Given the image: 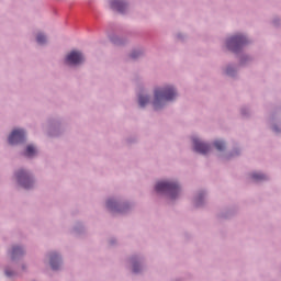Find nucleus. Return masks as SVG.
I'll return each mask as SVG.
<instances>
[{
	"label": "nucleus",
	"instance_id": "obj_13",
	"mask_svg": "<svg viewBox=\"0 0 281 281\" xmlns=\"http://www.w3.org/2000/svg\"><path fill=\"white\" fill-rule=\"evenodd\" d=\"M148 97L145 95H139L138 97V102H139V106H146V104H148Z\"/></svg>",
	"mask_w": 281,
	"mask_h": 281
},
{
	"label": "nucleus",
	"instance_id": "obj_6",
	"mask_svg": "<svg viewBox=\"0 0 281 281\" xmlns=\"http://www.w3.org/2000/svg\"><path fill=\"white\" fill-rule=\"evenodd\" d=\"M25 139V131L23 130H14L9 136V144H21Z\"/></svg>",
	"mask_w": 281,
	"mask_h": 281
},
{
	"label": "nucleus",
	"instance_id": "obj_16",
	"mask_svg": "<svg viewBox=\"0 0 281 281\" xmlns=\"http://www.w3.org/2000/svg\"><path fill=\"white\" fill-rule=\"evenodd\" d=\"M106 205L110 210H113L115 207V201L113 200H108Z\"/></svg>",
	"mask_w": 281,
	"mask_h": 281
},
{
	"label": "nucleus",
	"instance_id": "obj_19",
	"mask_svg": "<svg viewBox=\"0 0 281 281\" xmlns=\"http://www.w3.org/2000/svg\"><path fill=\"white\" fill-rule=\"evenodd\" d=\"M5 276H8V278H12L13 273L10 272L9 270H5Z\"/></svg>",
	"mask_w": 281,
	"mask_h": 281
},
{
	"label": "nucleus",
	"instance_id": "obj_8",
	"mask_svg": "<svg viewBox=\"0 0 281 281\" xmlns=\"http://www.w3.org/2000/svg\"><path fill=\"white\" fill-rule=\"evenodd\" d=\"M111 8H112V10H116V12L123 13L126 10V4L119 0H112Z\"/></svg>",
	"mask_w": 281,
	"mask_h": 281
},
{
	"label": "nucleus",
	"instance_id": "obj_9",
	"mask_svg": "<svg viewBox=\"0 0 281 281\" xmlns=\"http://www.w3.org/2000/svg\"><path fill=\"white\" fill-rule=\"evenodd\" d=\"M60 266V257H58L56 254H53L50 256V267L52 269L56 270Z\"/></svg>",
	"mask_w": 281,
	"mask_h": 281
},
{
	"label": "nucleus",
	"instance_id": "obj_2",
	"mask_svg": "<svg viewBox=\"0 0 281 281\" xmlns=\"http://www.w3.org/2000/svg\"><path fill=\"white\" fill-rule=\"evenodd\" d=\"M156 192H168L170 199H177V194L181 192V189L176 182H158L156 184Z\"/></svg>",
	"mask_w": 281,
	"mask_h": 281
},
{
	"label": "nucleus",
	"instance_id": "obj_14",
	"mask_svg": "<svg viewBox=\"0 0 281 281\" xmlns=\"http://www.w3.org/2000/svg\"><path fill=\"white\" fill-rule=\"evenodd\" d=\"M214 146L216 150H225V143L222 140H215Z\"/></svg>",
	"mask_w": 281,
	"mask_h": 281
},
{
	"label": "nucleus",
	"instance_id": "obj_12",
	"mask_svg": "<svg viewBox=\"0 0 281 281\" xmlns=\"http://www.w3.org/2000/svg\"><path fill=\"white\" fill-rule=\"evenodd\" d=\"M252 179L255 181H265V179H267V176H265L263 173L255 172L252 173Z\"/></svg>",
	"mask_w": 281,
	"mask_h": 281
},
{
	"label": "nucleus",
	"instance_id": "obj_5",
	"mask_svg": "<svg viewBox=\"0 0 281 281\" xmlns=\"http://www.w3.org/2000/svg\"><path fill=\"white\" fill-rule=\"evenodd\" d=\"M16 177L22 188H25L26 190L32 188V178H30V175H27V172L20 170Z\"/></svg>",
	"mask_w": 281,
	"mask_h": 281
},
{
	"label": "nucleus",
	"instance_id": "obj_11",
	"mask_svg": "<svg viewBox=\"0 0 281 281\" xmlns=\"http://www.w3.org/2000/svg\"><path fill=\"white\" fill-rule=\"evenodd\" d=\"M16 256H23V248L16 246L12 249V259L16 258Z\"/></svg>",
	"mask_w": 281,
	"mask_h": 281
},
{
	"label": "nucleus",
	"instance_id": "obj_17",
	"mask_svg": "<svg viewBox=\"0 0 281 281\" xmlns=\"http://www.w3.org/2000/svg\"><path fill=\"white\" fill-rule=\"evenodd\" d=\"M133 271H134V273H138L139 272V269H137V263L133 265Z\"/></svg>",
	"mask_w": 281,
	"mask_h": 281
},
{
	"label": "nucleus",
	"instance_id": "obj_1",
	"mask_svg": "<svg viewBox=\"0 0 281 281\" xmlns=\"http://www.w3.org/2000/svg\"><path fill=\"white\" fill-rule=\"evenodd\" d=\"M175 98H177V91L175 88L170 86L164 89L157 88L154 92V109L156 111L161 109L166 102H170V100H175Z\"/></svg>",
	"mask_w": 281,
	"mask_h": 281
},
{
	"label": "nucleus",
	"instance_id": "obj_10",
	"mask_svg": "<svg viewBox=\"0 0 281 281\" xmlns=\"http://www.w3.org/2000/svg\"><path fill=\"white\" fill-rule=\"evenodd\" d=\"M24 155L25 157H34V155H36V148L34 147V145H29Z\"/></svg>",
	"mask_w": 281,
	"mask_h": 281
},
{
	"label": "nucleus",
	"instance_id": "obj_3",
	"mask_svg": "<svg viewBox=\"0 0 281 281\" xmlns=\"http://www.w3.org/2000/svg\"><path fill=\"white\" fill-rule=\"evenodd\" d=\"M247 43V37L245 35H235L227 40V48L232 52H236L241 45H245Z\"/></svg>",
	"mask_w": 281,
	"mask_h": 281
},
{
	"label": "nucleus",
	"instance_id": "obj_7",
	"mask_svg": "<svg viewBox=\"0 0 281 281\" xmlns=\"http://www.w3.org/2000/svg\"><path fill=\"white\" fill-rule=\"evenodd\" d=\"M193 145L195 153H200L201 155H207L210 153V145L202 143L198 138H193Z\"/></svg>",
	"mask_w": 281,
	"mask_h": 281
},
{
	"label": "nucleus",
	"instance_id": "obj_4",
	"mask_svg": "<svg viewBox=\"0 0 281 281\" xmlns=\"http://www.w3.org/2000/svg\"><path fill=\"white\" fill-rule=\"evenodd\" d=\"M65 63L66 65H80L85 63V56L78 50H72L66 56Z\"/></svg>",
	"mask_w": 281,
	"mask_h": 281
},
{
	"label": "nucleus",
	"instance_id": "obj_15",
	"mask_svg": "<svg viewBox=\"0 0 281 281\" xmlns=\"http://www.w3.org/2000/svg\"><path fill=\"white\" fill-rule=\"evenodd\" d=\"M36 41L40 45H43L44 43H46L47 37L43 33H40L37 34Z\"/></svg>",
	"mask_w": 281,
	"mask_h": 281
},
{
	"label": "nucleus",
	"instance_id": "obj_20",
	"mask_svg": "<svg viewBox=\"0 0 281 281\" xmlns=\"http://www.w3.org/2000/svg\"><path fill=\"white\" fill-rule=\"evenodd\" d=\"M226 72L229 75V74H231V72H229V69H227Z\"/></svg>",
	"mask_w": 281,
	"mask_h": 281
},
{
	"label": "nucleus",
	"instance_id": "obj_18",
	"mask_svg": "<svg viewBox=\"0 0 281 281\" xmlns=\"http://www.w3.org/2000/svg\"><path fill=\"white\" fill-rule=\"evenodd\" d=\"M139 56V53L138 52H134L131 54V57L132 58H137Z\"/></svg>",
	"mask_w": 281,
	"mask_h": 281
}]
</instances>
